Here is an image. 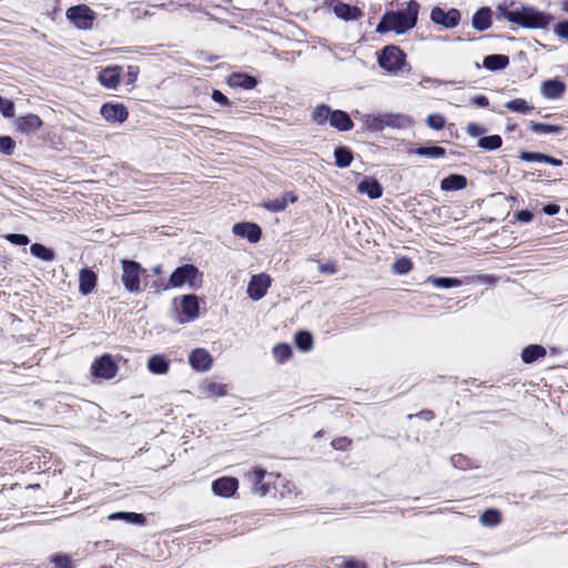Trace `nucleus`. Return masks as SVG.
Wrapping results in <instances>:
<instances>
[{
	"label": "nucleus",
	"mask_w": 568,
	"mask_h": 568,
	"mask_svg": "<svg viewBox=\"0 0 568 568\" xmlns=\"http://www.w3.org/2000/svg\"><path fill=\"white\" fill-rule=\"evenodd\" d=\"M4 237L14 245H27L30 242L29 237L24 234H7Z\"/></svg>",
	"instance_id": "nucleus-51"
},
{
	"label": "nucleus",
	"mask_w": 568,
	"mask_h": 568,
	"mask_svg": "<svg viewBox=\"0 0 568 568\" xmlns=\"http://www.w3.org/2000/svg\"><path fill=\"white\" fill-rule=\"evenodd\" d=\"M97 285V275L89 268H82L79 274V291L82 295L90 294Z\"/></svg>",
	"instance_id": "nucleus-18"
},
{
	"label": "nucleus",
	"mask_w": 568,
	"mask_h": 568,
	"mask_svg": "<svg viewBox=\"0 0 568 568\" xmlns=\"http://www.w3.org/2000/svg\"><path fill=\"white\" fill-rule=\"evenodd\" d=\"M426 123L434 130H442L445 126V119L440 114H430L426 119Z\"/></svg>",
	"instance_id": "nucleus-47"
},
{
	"label": "nucleus",
	"mask_w": 568,
	"mask_h": 568,
	"mask_svg": "<svg viewBox=\"0 0 568 568\" xmlns=\"http://www.w3.org/2000/svg\"><path fill=\"white\" fill-rule=\"evenodd\" d=\"M296 201L297 196L294 193L286 192L283 196L266 201L262 205L271 212H282L286 209L288 202L295 203Z\"/></svg>",
	"instance_id": "nucleus-20"
},
{
	"label": "nucleus",
	"mask_w": 568,
	"mask_h": 568,
	"mask_svg": "<svg viewBox=\"0 0 568 568\" xmlns=\"http://www.w3.org/2000/svg\"><path fill=\"white\" fill-rule=\"evenodd\" d=\"M212 99H213V101H215L216 103L222 104V105L230 104V100L227 99V97L219 90H214L212 92Z\"/></svg>",
	"instance_id": "nucleus-53"
},
{
	"label": "nucleus",
	"mask_w": 568,
	"mask_h": 568,
	"mask_svg": "<svg viewBox=\"0 0 568 568\" xmlns=\"http://www.w3.org/2000/svg\"><path fill=\"white\" fill-rule=\"evenodd\" d=\"M464 460V457L462 455H456L452 457V462L455 466H458Z\"/></svg>",
	"instance_id": "nucleus-63"
},
{
	"label": "nucleus",
	"mask_w": 568,
	"mask_h": 568,
	"mask_svg": "<svg viewBox=\"0 0 568 568\" xmlns=\"http://www.w3.org/2000/svg\"><path fill=\"white\" fill-rule=\"evenodd\" d=\"M16 129L23 134H31L39 130L42 125V120L32 113L19 116L14 121Z\"/></svg>",
	"instance_id": "nucleus-14"
},
{
	"label": "nucleus",
	"mask_w": 568,
	"mask_h": 568,
	"mask_svg": "<svg viewBox=\"0 0 568 568\" xmlns=\"http://www.w3.org/2000/svg\"><path fill=\"white\" fill-rule=\"evenodd\" d=\"M427 282L434 284L436 287H439V288L457 287V286L465 284L464 280L453 278V277H435V276H429L427 278Z\"/></svg>",
	"instance_id": "nucleus-33"
},
{
	"label": "nucleus",
	"mask_w": 568,
	"mask_h": 568,
	"mask_svg": "<svg viewBox=\"0 0 568 568\" xmlns=\"http://www.w3.org/2000/svg\"><path fill=\"white\" fill-rule=\"evenodd\" d=\"M556 32L559 37L568 40V21L560 22L556 27Z\"/></svg>",
	"instance_id": "nucleus-57"
},
{
	"label": "nucleus",
	"mask_w": 568,
	"mask_h": 568,
	"mask_svg": "<svg viewBox=\"0 0 568 568\" xmlns=\"http://www.w3.org/2000/svg\"><path fill=\"white\" fill-rule=\"evenodd\" d=\"M169 368L170 362L163 355H153L148 359V369L152 374L163 375Z\"/></svg>",
	"instance_id": "nucleus-27"
},
{
	"label": "nucleus",
	"mask_w": 568,
	"mask_h": 568,
	"mask_svg": "<svg viewBox=\"0 0 568 568\" xmlns=\"http://www.w3.org/2000/svg\"><path fill=\"white\" fill-rule=\"evenodd\" d=\"M0 111L4 118H12L14 115V104L10 100H4L1 98L0 101Z\"/></svg>",
	"instance_id": "nucleus-50"
},
{
	"label": "nucleus",
	"mask_w": 568,
	"mask_h": 568,
	"mask_svg": "<svg viewBox=\"0 0 568 568\" xmlns=\"http://www.w3.org/2000/svg\"><path fill=\"white\" fill-rule=\"evenodd\" d=\"M508 64L509 58L504 54H490L484 59V67L491 71L503 70Z\"/></svg>",
	"instance_id": "nucleus-29"
},
{
	"label": "nucleus",
	"mask_w": 568,
	"mask_h": 568,
	"mask_svg": "<svg viewBox=\"0 0 568 568\" xmlns=\"http://www.w3.org/2000/svg\"><path fill=\"white\" fill-rule=\"evenodd\" d=\"M466 131L470 136H479L484 134L486 130L476 123H468Z\"/></svg>",
	"instance_id": "nucleus-52"
},
{
	"label": "nucleus",
	"mask_w": 568,
	"mask_h": 568,
	"mask_svg": "<svg viewBox=\"0 0 568 568\" xmlns=\"http://www.w3.org/2000/svg\"><path fill=\"white\" fill-rule=\"evenodd\" d=\"M67 18L74 27L82 30H89L95 20V13L85 4L71 7L67 10Z\"/></svg>",
	"instance_id": "nucleus-6"
},
{
	"label": "nucleus",
	"mask_w": 568,
	"mask_h": 568,
	"mask_svg": "<svg viewBox=\"0 0 568 568\" xmlns=\"http://www.w3.org/2000/svg\"><path fill=\"white\" fill-rule=\"evenodd\" d=\"M480 523L484 526H489V527L496 526L497 524L500 523V514H499V511H497L495 509L486 510L480 516Z\"/></svg>",
	"instance_id": "nucleus-41"
},
{
	"label": "nucleus",
	"mask_w": 568,
	"mask_h": 568,
	"mask_svg": "<svg viewBox=\"0 0 568 568\" xmlns=\"http://www.w3.org/2000/svg\"><path fill=\"white\" fill-rule=\"evenodd\" d=\"M351 443H352L351 439H348L347 437H342V438L334 439L332 442V446L335 449H346L351 445Z\"/></svg>",
	"instance_id": "nucleus-56"
},
{
	"label": "nucleus",
	"mask_w": 568,
	"mask_h": 568,
	"mask_svg": "<svg viewBox=\"0 0 568 568\" xmlns=\"http://www.w3.org/2000/svg\"><path fill=\"white\" fill-rule=\"evenodd\" d=\"M152 271H153L154 274L159 275V274L162 273V266L161 265H156V266L153 267Z\"/></svg>",
	"instance_id": "nucleus-64"
},
{
	"label": "nucleus",
	"mask_w": 568,
	"mask_h": 568,
	"mask_svg": "<svg viewBox=\"0 0 568 568\" xmlns=\"http://www.w3.org/2000/svg\"><path fill=\"white\" fill-rule=\"evenodd\" d=\"M418 12V2L410 0L404 10L386 12L377 24L376 32L394 31L398 34L405 33L416 26Z\"/></svg>",
	"instance_id": "nucleus-1"
},
{
	"label": "nucleus",
	"mask_w": 568,
	"mask_h": 568,
	"mask_svg": "<svg viewBox=\"0 0 568 568\" xmlns=\"http://www.w3.org/2000/svg\"><path fill=\"white\" fill-rule=\"evenodd\" d=\"M415 153L420 156L437 159L445 156L446 151L442 146H420L415 150Z\"/></svg>",
	"instance_id": "nucleus-38"
},
{
	"label": "nucleus",
	"mask_w": 568,
	"mask_h": 568,
	"mask_svg": "<svg viewBox=\"0 0 568 568\" xmlns=\"http://www.w3.org/2000/svg\"><path fill=\"white\" fill-rule=\"evenodd\" d=\"M477 144L481 149L493 151V150H497L501 146L503 140H501L500 135L493 134V135L484 136V138L479 139Z\"/></svg>",
	"instance_id": "nucleus-37"
},
{
	"label": "nucleus",
	"mask_w": 568,
	"mask_h": 568,
	"mask_svg": "<svg viewBox=\"0 0 568 568\" xmlns=\"http://www.w3.org/2000/svg\"><path fill=\"white\" fill-rule=\"evenodd\" d=\"M462 19V14L459 10L452 8L448 11H445L440 7H434L430 11V20L435 24L443 26L446 29L456 28Z\"/></svg>",
	"instance_id": "nucleus-7"
},
{
	"label": "nucleus",
	"mask_w": 568,
	"mask_h": 568,
	"mask_svg": "<svg viewBox=\"0 0 568 568\" xmlns=\"http://www.w3.org/2000/svg\"><path fill=\"white\" fill-rule=\"evenodd\" d=\"M273 354L278 362H284L291 357L292 349L286 344H278L274 347Z\"/></svg>",
	"instance_id": "nucleus-44"
},
{
	"label": "nucleus",
	"mask_w": 568,
	"mask_h": 568,
	"mask_svg": "<svg viewBox=\"0 0 568 568\" xmlns=\"http://www.w3.org/2000/svg\"><path fill=\"white\" fill-rule=\"evenodd\" d=\"M296 344L302 351H310L313 346V337L308 332H300L295 336Z\"/></svg>",
	"instance_id": "nucleus-42"
},
{
	"label": "nucleus",
	"mask_w": 568,
	"mask_h": 568,
	"mask_svg": "<svg viewBox=\"0 0 568 568\" xmlns=\"http://www.w3.org/2000/svg\"><path fill=\"white\" fill-rule=\"evenodd\" d=\"M199 301L195 295H184L181 301V312L185 318H181L180 322H190L199 317Z\"/></svg>",
	"instance_id": "nucleus-15"
},
{
	"label": "nucleus",
	"mask_w": 568,
	"mask_h": 568,
	"mask_svg": "<svg viewBox=\"0 0 568 568\" xmlns=\"http://www.w3.org/2000/svg\"><path fill=\"white\" fill-rule=\"evenodd\" d=\"M16 148V142L10 136H1L0 138V152L7 155L13 153Z\"/></svg>",
	"instance_id": "nucleus-48"
},
{
	"label": "nucleus",
	"mask_w": 568,
	"mask_h": 568,
	"mask_svg": "<svg viewBox=\"0 0 568 568\" xmlns=\"http://www.w3.org/2000/svg\"><path fill=\"white\" fill-rule=\"evenodd\" d=\"M201 389L206 396H225L227 393V386L217 382H205L202 384Z\"/></svg>",
	"instance_id": "nucleus-32"
},
{
	"label": "nucleus",
	"mask_w": 568,
	"mask_h": 568,
	"mask_svg": "<svg viewBox=\"0 0 568 568\" xmlns=\"http://www.w3.org/2000/svg\"><path fill=\"white\" fill-rule=\"evenodd\" d=\"M120 67H108L99 75L100 83L108 89H115L120 83Z\"/></svg>",
	"instance_id": "nucleus-17"
},
{
	"label": "nucleus",
	"mask_w": 568,
	"mask_h": 568,
	"mask_svg": "<svg viewBox=\"0 0 568 568\" xmlns=\"http://www.w3.org/2000/svg\"><path fill=\"white\" fill-rule=\"evenodd\" d=\"M91 373L95 377L111 379L118 373V365L110 354H104L92 363Z\"/></svg>",
	"instance_id": "nucleus-8"
},
{
	"label": "nucleus",
	"mask_w": 568,
	"mask_h": 568,
	"mask_svg": "<svg viewBox=\"0 0 568 568\" xmlns=\"http://www.w3.org/2000/svg\"><path fill=\"white\" fill-rule=\"evenodd\" d=\"M473 101L476 105L481 108H485L489 104V101L485 95H478Z\"/></svg>",
	"instance_id": "nucleus-59"
},
{
	"label": "nucleus",
	"mask_w": 568,
	"mask_h": 568,
	"mask_svg": "<svg viewBox=\"0 0 568 568\" xmlns=\"http://www.w3.org/2000/svg\"><path fill=\"white\" fill-rule=\"evenodd\" d=\"M465 284L469 283H477V284H485V285H494L496 282V278L493 275H477V276H469L464 280Z\"/></svg>",
	"instance_id": "nucleus-45"
},
{
	"label": "nucleus",
	"mask_w": 568,
	"mask_h": 568,
	"mask_svg": "<svg viewBox=\"0 0 568 568\" xmlns=\"http://www.w3.org/2000/svg\"><path fill=\"white\" fill-rule=\"evenodd\" d=\"M545 163L551 164L554 166H560L562 164V161L556 158H551L549 155H546V160H544Z\"/></svg>",
	"instance_id": "nucleus-62"
},
{
	"label": "nucleus",
	"mask_w": 568,
	"mask_h": 568,
	"mask_svg": "<svg viewBox=\"0 0 568 568\" xmlns=\"http://www.w3.org/2000/svg\"><path fill=\"white\" fill-rule=\"evenodd\" d=\"M467 185V179L464 175L459 174H450L447 178H445L442 183L440 187L444 191H457L463 190Z\"/></svg>",
	"instance_id": "nucleus-28"
},
{
	"label": "nucleus",
	"mask_w": 568,
	"mask_h": 568,
	"mask_svg": "<svg viewBox=\"0 0 568 568\" xmlns=\"http://www.w3.org/2000/svg\"><path fill=\"white\" fill-rule=\"evenodd\" d=\"M109 520L124 519L129 523H142V515L135 513H113L108 516Z\"/></svg>",
	"instance_id": "nucleus-43"
},
{
	"label": "nucleus",
	"mask_w": 568,
	"mask_h": 568,
	"mask_svg": "<svg viewBox=\"0 0 568 568\" xmlns=\"http://www.w3.org/2000/svg\"><path fill=\"white\" fill-rule=\"evenodd\" d=\"M227 83L233 88H242L248 90L253 89L257 84V81L255 78L245 73H232L227 78Z\"/></svg>",
	"instance_id": "nucleus-23"
},
{
	"label": "nucleus",
	"mask_w": 568,
	"mask_h": 568,
	"mask_svg": "<svg viewBox=\"0 0 568 568\" xmlns=\"http://www.w3.org/2000/svg\"><path fill=\"white\" fill-rule=\"evenodd\" d=\"M506 108L513 112L529 113L534 108L524 99H514L506 103Z\"/></svg>",
	"instance_id": "nucleus-40"
},
{
	"label": "nucleus",
	"mask_w": 568,
	"mask_h": 568,
	"mask_svg": "<svg viewBox=\"0 0 568 568\" xmlns=\"http://www.w3.org/2000/svg\"><path fill=\"white\" fill-rule=\"evenodd\" d=\"M344 568H366V566L362 561L349 560L345 562Z\"/></svg>",
	"instance_id": "nucleus-60"
},
{
	"label": "nucleus",
	"mask_w": 568,
	"mask_h": 568,
	"mask_svg": "<svg viewBox=\"0 0 568 568\" xmlns=\"http://www.w3.org/2000/svg\"><path fill=\"white\" fill-rule=\"evenodd\" d=\"M334 12L338 18L346 21L356 20L362 16L358 8L342 2L334 6Z\"/></svg>",
	"instance_id": "nucleus-26"
},
{
	"label": "nucleus",
	"mask_w": 568,
	"mask_h": 568,
	"mask_svg": "<svg viewBox=\"0 0 568 568\" xmlns=\"http://www.w3.org/2000/svg\"><path fill=\"white\" fill-rule=\"evenodd\" d=\"M405 53L395 45H387L378 57L381 68L390 73L400 71L405 65Z\"/></svg>",
	"instance_id": "nucleus-4"
},
{
	"label": "nucleus",
	"mask_w": 568,
	"mask_h": 568,
	"mask_svg": "<svg viewBox=\"0 0 568 568\" xmlns=\"http://www.w3.org/2000/svg\"><path fill=\"white\" fill-rule=\"evenodd\" d=\"M335 163L338 168H347L351 165L353 154L349 149L345 146L336 148L334 151Z\"/></svg>",
	"instance_id": "nucleus-34"
},
{
	"label": "nucleus",
	"mask_w": 568,
	"mask_h": 568,
	"mask_svg": "<svg viewBox=\"0 0 568 568\" xmlns=\"http://www.w3.org/2000/svg\"><path fill=\"white\" fill-rule=\"evenodd\" d=\"M54 568H71L70 559L65 556H57L53 559Z\"/></svg>",
	"instance_id": "nucleus-54"
},
{
	"label": "nucleus",
	"mask_w": 568,
	"mask_h": 568,
	"mask_svg": "<svg viewBox=\"0 0 568 568\" xmlns=\"http://www.w3.org/2000/svg\"><path fill=\"white\" fill-rule=\"evenodd\" d=\"M239 487V481L233 477H222L213 481L212 490L215 495L221 497H231L235 494Z\"/></svg>",
	"instance_id": "nucleus-13"
},
{
	"label": "nucleus",
	"mask_w": 568,
	"mask_h": 568,
	"mask_svg": "<svg viewBox=\"0 0 568 568\" xmlns=\"http://www.w3.org/2000/svg\"><path fill=\"white\" fill-rule=\"evenodd\" d=\"M519 158L526 162H544L546 154L524 151L520 153Z\"/></svg>",
	"instance_id": "nucleus-49"
},
{
	"label": "nucleus",
	"mask_w": 568,
	"mask_h": 568,
	"mask_svg": "<svg viewBox=\"0 0 568 568\" xmlns=\"http://www.w3.org/2000/svg\"><path fill=\"white\" fill-rule=\"evenodd\" d=\"M101 115L109 122L122 123L128 119L129 112L123 104L105 103L101 106Z\"/></svg>",
	"instance_id": "nucleus-12"
},
{
	"label": "nucleus",
	"mask_w": 568,
	"mask_h": 568,
	"mask_svg": "<svg viewBox=\"0 0 568 568\" xmlns=\"http://www.w3.org/2000/svg\"><path fill=\"white\" fill-rule=\"evenodd\" d=\"M357 191L361 194H367L369 199H378L383 194L382 185L374 179L366 178L358 185Z\"/></svg>",
	"instance_id": "nucleus-19"
},
{
	"label": "nucleus",
	"mask_w": 568,
	"mask_h": 568,
	"mask_svg": "<svg viewBox=\"0 0 568 568\" xmlns=\"http://www.w3.org/2000/svg\"><path fill=\"white\" fill-rule=\"evenodd\" d=\"M532 217H534V214L526 210L516 212V214H515V219L523 223L530 222L532 220Z\"/></svg>",
	"instance_id": "nucleus-55"
},
{
	"label": "nucleus",
	"mask_w": 568,
	"mask_h": 568,
	"mask_svg": "<svg viewBox=\"0 0 568 568\" xmlns=\"http://www.w3.org/2000/svg\"><path fill=\"white\" fill-rule=\"evenodd\" d=\"M329 124L339 131H348L353 128V121L349 115L341 110L332 112Z\"/></svg>",
	"instance_id": "nucleus-24"
},
{
	"label": "nucleus",
	"mask_w": 568,
	"mask_h": 568,
	"mask_svg": "<svg viewBox=\"0 0 568 568\" xmlns=\"http://www.w3.org/2000/svg\"><path fill=\"white\" fill-rule=\"evenodd\" d=\"M545 355L546 349L541 345H529L523 349L521 359L525 363H532Z\"/></svg>",
	"instance_id": "nucleus-31"
},
{
	"label": "nucleus",
	"mask_w": 568,
	"mask_h": 568,
	"mask_svg": "<svg viewBox=\"0 0 568 568\" xmlns=\"http://www.w3.org/2000/svg\"><path fill=\"white\" fill-rule=\"evenodd\" d=\"M560 207L557 204H548L544 207V212L547 215H555L559 212Z\"/></svg>",
	"instance_id": "nucleus-58"
},
{
	"label": "nucleus",
	"mask_w": 568,
	"mask_h": 568,
	"mask_svg": "<svg viewBox=\"0 0 568 568\" xmlns=\"http://www.w3.org/2000/svg\"><path fill=\"white\" fill-rule=\"evenodd\" d=\"M529 128L532 132L541 133V134H558L562 130L558 125L538 123V122H530Z\"/></svg>",
	"instance_id": "nucleus-39"
},
{
	"label": "nucleus",
	"mask_w": 568,
	"mask_h": 568,
	"mask_svg": "<svg viewBox=\"0 0 568 568\" xmlns=\"http://www.w3.org/2000/svg\"><path fill=\"white\" fill-rule=\"evenodd\" d=\"M30 252L33 256L47 262L53 261L55 257L53 251L39 243L32 244Z\"/></svg>",
	"instance_id": "nucleus-36"
},
{
	"label": "nucleus",
	"mask_w": 568,
	"mask_h": 568,
	"mask_svg": "<svg viewBox=\"0 0 568 568\" xmlns=\"http://www.w3.org/2000/svg\"><path fill=\"white\" fill-rule=\"evenodd\" d=\"M382 121H384V129L386 126L404 129L412 124L410 118L402 113H384Z\"/></svg>",
	"instance_id": "nucleus-21"
},
{
	"label": "nucleus",
	"mask_w": 568,
	"mask_h": 568,
	"mask_svg": "<svg viewBox=\"0 0 568 568\" xmlns=\"http://www.w3.org/2000/svg\"><path fill=\"white\" fill-rule=\"evenodd\" d=\"M359 115V120L366 126V129L375 132H379L384 130V121L383 114L372 115V114H359V112L355 113V116Z\"/></svg>",
	"instance_id": "nucleus-30"
},
{
	"label": "nucleus",
	"mask_w": 568,
	"mask_h": 568,
	"mask_svg": "<svg viewBox=\"0 0 568 568\" xmlns=\"http://www.w3.org/2000/svg\"><path fill=\"white\" fill-rule=\"evenodd\" d=\"M499 14L511 23L526 28H542L547 23L546 17L531 7H523L520 10L508 11L498 7Z\"/></svg>",
	"instance_id": "nucleus-2"
},
{
	"label": "nucleus",
	"mask_w": 568,
	"mask_h": 568,
	"mask_svg": "<svg viewBox=\"0 0 568 568\" xmlns=\"http://www.w3.org/2000/svg\"><path fill=\"white\" fill-rule=\"evenodd\" d=\"M320 271L322 273H329V274H333L336 272V267L334 264H323L320 266Z\"/></svg>",
	"instance_id": "nucleus-61"
},
{
	"label": "nucleus",
	"mask_w": 568,
	"mask_h": 568,
	"mask_svg": "<svg viewBox=\"0 0 568 568\" xmlns=\"http://www.w3.org/2000/svg\"><path fill=\"white\" fill-rule=\"evenodd\" d=\"M270 285H271V280H270L268 275H266V274L254 275V276H252V278L248 283L247 294L252 300L258 301L266 294Z\"/></svg>",
	"instance_id": "nucleus-9"
},
{
	"label": "nucleus",
	"mask_w": 568,
	"mask_h": 568,
	"mask_svg": "<svg viewBox=\"0 0 568 568\" xmlns=\"http://www.w3.org/2000/svg\"><path fill=\"white\" fill-rule=\"evenodd\" d=\"M189 363L193 369L206 372L212 367L213 358L205 348L199 347L189 355Z\"/></svg>",
	"instance_id": "nucleus-10"
},
{
	"label": "nucleus",
	"mask_w": 568,
	"mask_h": 568,
	"mask_svg": "<svg viewBox=\"0 0 568 568\" xmlns=\"http://www.w3.org/2000/svg\"><path fill=\"white\" fill-rule=\"evenodd\" d=\"M566 90L565 83L559 80H548L541 85V93L548 99L560 98Z\"/></svg>",
	"instance_id": "nucleus-22"
},
{
	"label": "nucleus",
	"mask_w": 568,
	"mask_h": 568,
	"mask_svg": "<svg viewBox=\"0 0 568 568\" xmlns=\"http://www.w3.org/2000/svg\"><path fill=\"white\" fill-rule=\"evenodd\" d=\"M202 282V274L192 264H185L178 267L170 276L168 284L162 288L169 290L171 287H181L189 285L190 287H199Z\"/></svg>",
	"instance_id": "nucleus-3"
},
{
	"label": "nucleus",
	"mask_w": 568,
	"mask_h": 568,
	"mask_svg": "<svg viewBox=\"0 0 568 568\" xmlns=\"http://www.w3.org/2000/svg\"><path fill=\"white\" fill-rule=\"evenodd\" d=\"M332 112L333 111L329 109V106H327L325 104H321V105L316 106L315 110L313 111L312 119L318 125H323L327 121L329 122Z\"/></svg>",
	"instance_id": "nucleus-35"
},
{
	"label": "nucleus",
	"mask_w": 568,
	"mask_h": 568,
	"mask_svg": "<svg viewBox=\"0 0 568 568\" xmlns=\"http://www.w3.org/2000/svg\"><path fill=\"white\" fill-rule=\"evenodd\" d=\"M233 233L246 237L252 243L257 242L262 234L260 226L254 223H236L233 226Z\"/></svg>",
	"instance_id": "nucleus-16"
},
{
	"label": "nucleus",
	"mask_w": 568,
	"mask_h": 568,
	"mask_svg": "<svg viewBox=\"0 0 568 568\" xmlns=\"http://www.w3.org/2000/svg\"><path fill=\"white\" fill-rule=\"evenodd\" d=\"M473 27L478 31L487 30L491 26V10L480 8L473 17Z\"/></svg>",
	"instance_id": "nucleus-25"
},
{
	"label": "nucleus",
	"mask_w": 568,
	"mask_h": 568,
	"mask_svg": "<svg viewBox=\"0 0 568 568\" xmlns=\"http://www.w3.org/2000/svg\"><path fill=\"white\" fill-rule=\"evenodd\" d=\"M266 470L254 468L246 474V479L251 485V491L258 496H265L268 493V486L264 483Z\"/></svg>",
	"instance_id": "nucleus-11"
},
{
	"label": "nucleus",
	"mask_w": 568,
	"mask_h": 568,
	"mask_svg": "<svg viewBox=\"0 0 568 568\" xmlns=\"http://www.w3.org/2000/svg\"><path fill=\"white\" fill-rule=\"evenodd\" d=\"M122 283L124 288L130 293H140L141 290V281L140 276L144 270L138 262L122 260Z\"/></svg>",
	"instance_id": "nucleus-5"
},
{
	"label": "nucleus",
	"mask_w": 568,
	"mask_h": 568,
	"mask_svg": "<svg viewBox=\"0 0 568 568\" xmlns=\"http://www.w3.org/2000/svg\"><path fill=\"white\" fill-rule=\"evenodd\" d=\"M412 262L408 258L402 257L394 263L393 271L396 274H406L412 270Z\"/></svg>",
	"instance_id": "nucleus-46"
}]
</instances>
